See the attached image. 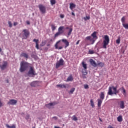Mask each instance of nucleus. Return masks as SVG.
I'll return each mask as SVG.
<instances>
[{"label":"nucleus","mask_w":128,"mask_h":128,"mask_svg":"<svg viewBox=\"0 0 128 128\" xmlns=\"http://www.w3.org/2000/svg\"><path fill=\"white\" fill-rule=\"evenodd\" d=\"M50 3H51L52 5L55 4L56 3V0H50Z\"/></svg>","instance_id":"nucleus-33"},{"label":"nucleus","mask_w":128,"mask_h":128,"mask_svg":"<svg viewBox=\"0 0 128 128\" xmlns=\"http://www.w3.org/2000/svg\"><path fill=\"white\" fill-rule=\"evenodd\" d=\"M38 8L42 14H44L46 13V8L44 5L39 4Z\"/></svg>","instance_id":"nucleus-7"},{"label":"nucleus","mask_w":128,"mask_h":128,"mask_svg":"<svg viewBox=\"0 0 128 128\" xmlns=\"http://www.w3.org/2000/svg\"><path fill=\"white\" fill-rule=\"evenodd\" d=\"M20 56V57H24L26 59L28 58V54L26 52H22Z\"/></svg>","instance_id":"nucleus-16"},{"label":"nucleus","mask_w":128,"mask_h":128,"mask_svg":"<svg viewBox=\"0 0 128 128\" xmlns=\"http://www.w3.org/2000/svg\"><path fill=\"white\" fill-rule=\"evenodd\" d=\"M86 19H87V20L90 19V16H86Z\"/></svg>","instance_id":"nucleus-53"},{"label":"nucleus","mask_w":128,"mask_h":128,"mask_svg":"<svg viewBox=\"0 0 128 128\" xmlns=\"http://www.w3.org/2000/svg\"><path fill=\"white\" fill-rule=\"evenodd\" d=\"M17 100H15L14 99H10L8 102L7 104H8V106H15L16 104H17Z\"/></svg>","instance_id":"nucleus-8"},{"label":"nucleus","mask_w":128,"mask_h":128,"mask_svg":"<svg viewBox=\"0 0 128 128\" xmlns=\"http://www.w3.org/2000/svg\"><path fill=\"white\" fill-rule=\"evenodd\" d=\"M50 46V44H47V46Z\"/></svg>","instance_id":"nucleus-57"},{"label":"nucleus","mask_w":128,"mask_h":128,"mask_svg":"<svg viewBox=\"0 0 128 128\" xmlns=\"http://www.w3.org/2000/svg\"><path fill=\"white\" fill-rule=\"evenodd\" d=\"M125 20H126L125 16H123L121 20V21L122 22V24H124L125 22Z\"/></svg>","instance_id":"nucleus-35"},{"label":"nucleus","mask_w":128,"mask_h":128,"mask_svg":"<svg viewBox=\"0 0 128 128\" xmlns=\"http://www.w3.org/2000/svg\"><path fill=\"white\" fill-rule=\"evenodd\" d=\"M108 128H114L112 126H111L110 125H109L108 126Z\"/></svg>","instance_id":"nucleus-51"},{"label":"nucleus","mask_w":128,"mask_h":128,"mask_svg":"<svg viewBox=\"0 0 128 128\" xmlns=\"http://www.w3.org/2000/svg\"><path fill=\"white\" fill-rule=\"evenodd\" d=\"M117 120L119 122H122L123 118L122 116L120 115L119 116H118Z\"/></svg>","instance_id":"nucleus-24"},{"label":"nucleus","mask_w":128,"mask_h":128,"mask_svg":"<svg viewBox=\"0 0 128 128\" xmlns=\"http://www.w3.org/2000/svg\"><path fill=\"white\" fill-rule=\"evenodd\" d=\"M72 120H75V121L78 120V118L75 115L72 116Z\"/></svg>","instance_id":"nucleus-34"},{"label":"nucleus","mask_w":128,"mask_h":128,"mask_svg":"<svg viewBox=\"0 0 128 128\" xmlns=\"http://www.w3.org/2000/svg\"><path fill=\"white\" fill-rule=\"evenodd\" d=\"M66 30H69L68 35V36H70L72 34L73 29L72 28H70L69 27H66Z\"/></svg>","instance_id":"nucleus-18"},{"label":"nucleus","mask_w":128,"mask_h":128,"mask_svg":"<svg viewBox=\"0 0 128 128\" xmlns=\"http://www.w3.org/2000/svg\"><path fill=\"white\" fill-rule=\"evenodd\" d=\"M8 66V62L6 61H3L2 64L0 65V68L2 70L6 69Z\"/></svg>","instance_id":"nucleus-10"},{"label":"nucleus","mask_w":128,"mask_h":128,"mask_svg":"<svg viewBox=\"0 0 128 128\" xmlns=\"http://www.w3.org/2000/svg\"><path fill=\"white\" fill-rule=\"evenodd\" d=\"M3 104L0 100V108H2V106H3Z\"/></svg>","instance_id":"nucleus-45"},{"label":"nucleus","mask_w":128,"mask_h":128,"mask_svg":"<svg viewBox=\"0 0 128 128\" xmlns=\"http://www.w3.org/2000/svg\"><path fill=\"white\" fill-rule=\"evenodd\" d=\"M120 108L122 110H124V108L125 106H124V101H120Z\"/></svg>","instance_id":"nucleus-17"},{"label":"nucleus","mask_w":128,"mask_h":128,"mask_svg":"<svg viewBox=\"0 0 128 128\" xmlns=\"http://www.w3.org/2000/svg\"><path fill=\"white\" fill-rule=\"evenodd\" d=\"M82 66L84 68V69L85 70H86L87 69V64H85V62H82Z\"/></svg>","instance_id":"nucleus-26"},{"label":"nucleus","mask_w":128,"mask_h":128,"mask_svg":"<svg viewBox=\"0 0 128 128\" xmlns=\"http://www.w3.org/2000/svg\"><path fill=\"white\" fill-rule=\"evenodd\" d=\"M74 78L72 74H70L67 78L66 82L72 81Z\"/></svg>","instance_id":"nucleus-22"},{"label":"nucleus","mask_w":128,"mask_h":128,"mask_svg":"<svg viewBox=\"0 0 128 128\" xmlns=\"http://www.w3.org/2000/svg\"><path fill=\"white\" fill-rule=\"evenodd\" d=\"M64 29V26H60L58 29V32L61 34L64 33L63 30Z\"/></svg>","instance_id":"nucleus-19"},{"label":"nucleus","mask_w":128,"mask_h":128,"mask_svg":"<svg viewBox=\"0 0 128 128\" xmlns=\"http://www.w3.org/2000/svg\"><path fill=\"white\" fill-rule=\"evenodd\" d=\"M90 106H92V108H94V104L92 99L90 100Z\"/></svg>","instance_id":"nucleus-32"},{"label":"nucleus","mask_w":128,"mask_h":128,"mask_svg":"<svg viewBox=\"0 0 128 128\" xmlns=\"http://www.w3.org/2000/svg\"><path fill=\"white\" fill-rule=\"evenodd\" d=\"M122 26L126 29H128V24H122Z\"/></svg>","instance_id":"nucleus-31"},{"label":"nucleus","mask_w":128,"mask_h":128,"mask_svg":"<svg viewBox=\"0 0 128 128\" xmlns=\"http://www.w3.org/2000/svg\"><path fill=\"white\" fill-rule=\"evenodd\" d=\"M56 104L54 102H52V103H49L48 104H46V106L48 108H51L52 106H55Z\"/></svg>","instance_id":"nucleus-12"},{"label":"nucleus","mask_w":128,"mask_h":128,"mask_svg":"<svg viewBox=\"0 0 128 128\" xmlns=\"http://www.w3.org/2000/svg\"><path fill=\"white\" fill-rule=\"evenodd\" d=\"M84 20H86V19L84 18Z\"/></svg>","instance_id":"nucleus-62"},{"label":"nucleus","mask_w":128,"mask_h":128,"mask_svg":"<svg viewBox=\"0 0 128 128\" xmlns=\"http://www.w3.org/2000/svg\"><path fill=\"white\" fill-rule=\"evenodd\" d=\"M30 86L32 87H36L38 86V82L34 81L30 83Z\"/></svg>","instance_id":"nucleus-13"},{"label":"nucleus","mask_w":128,"mask_h":128,"mask_svg":"<svg viewBox=\"0 0 128 128\" xmlns=\"http://www.w3.org/2000/svg\"><path fill=\"white\" fill-rule=\"evenodd\" d=\"M104 40L103 41V48L106 49L107 48L106 46L110 43V38L108 35H106L104 36Z\"/></svg>","instance_id":"nucleus-4"},{"label":"nucleus","mask_w":128,"mask_h":128,"mask_svg":"<svg viewBox=\"0 0 128 128\" xmlns=\"http://www.w3.org/2000/svg\"><path fill=\"white\" fill-rule=\"evenodd\" d=\"M36 48L38 50L39 49V46H38V44H36Z\"/></svg>","instance_id":"nucleus-46"},{"label":"nucleus","mask_w":128,"mask_h":128,"mask_svg":"<svg viewBox=\"0 0 128 128\" xmlns=\"http://www.w3.org/2000/svg\"><path fill=\"white\" fill-rule=\"evenodd\" d=\"M8 25H9V27H10V28H12V24L11 22L9 21V22H8Z\"/></svg>","instance_id":"nucleus-39"},{"label":"nucleus","mask_w":128,"mask_h":128,"mask_svg":"<svg viewBox=\"0 0 128 128\" xmlns=\"http://www.w3.org/2000/svg\"><path fill=\"white\" fill-rule=\"evenodd\" d=\"M66 85L68 86V84H57L56 85V86L57 87H60L62 88H66Z\"/></svg>","instance_id":"nucleus-21"},{"label":"nucleus","mask_w":128,"mask_h":128,"mask_svg":"<svg viewBox=\"0 0 128 128\" xmlns=\"http://www.w3.org/2000/svg\"><path fill=\"white\" fill-rule=\"evenodd\" d=\"M54 128H60L58 127V126H56L54 127Z\"/></svg>","instance_id":"nucleus-56"},{"label":"nucleus","mask_w":128,"mask_h":128,"mask_svg":"<svg viewBox=\"0 0 128 128\" xmlns=\"http://www.w3.org/2000/svg\"><path fill=\"white\" fill-rule=\"evenodd\" d=\"M52 118H54L56 120H58V118L56 116H54Z\"/></svg>","instance_id":"nucleus-48"},{"label":"nucleus","mask_w":128,"mask_h":128,"mask_svg":"<svg viewBox=\"0 0 128 128\" xmlns=\"http://www.w3.org/2000/svg\"><path fill=\"white\" fill-rule=\"evenodd\" d=\"M26 24H30V22L27 21V22H26Z\"/></svg>","instance_id":"nucleus-54"},{"label":"nucleus","mask_w":128,"mask_h":128,"mask_svg":"<svg viewBox=\"0 0 128 128\" xmlns=\"http://www.w3.org/2000/svg\"><path fill=\"white\" fill-rule=\"evenodd\" d=\"M72 15L73 16H75V14L73 12L72 13Z\"/></svg>","instance_id":"nucleus-52"},{"label":"nucleus","mask_w":128,"mask_h":128,"mask_svg":"<svg viewBox=\"0 0 128 128\" xmlns=\"http://www.w3.org/2000/svg\"><path fill=\"white\" fill-rule=\"evenodd\" d=\"M60 34H61L58 32H56L55 35H54V38L57 37L58 36H60Z\"/></svg>","instance_id":"nucleus-38"},{"label":"nucleus","mask_w":128,"mask_h":128,"mask_svg":"<svg viewBox=\"0 0 128 128\" xmlns=\"http://www.w3.org/2000/svg\"><path fill=\"white\" fill-rule=\"evenodd\" d=\"M64 64V60L62 58H60L59 62H57L56 65V68H58L60 66Z\"/></svg>","instance_id":"nucleus-9"},{"label":"nucleus","mask_w":128,"mask_h":128,"mask_svg":"<svg viewBox=\"0 0 128 128\" xmlns=\"http://www.w3.org/2000/svg\"><path fill=\"white\" fill-rule=\"evenodd\" d=\"M100 122H102V120L100 119Z\"/></svg>","instance_id":"nucleus-58"},{"label":"nucleus","mask_w":128,"mask_h":128,"mask_svg":"<svg viewBox=\"0 0 128 128\" xmlns=\"http://www.w3.org/2000/svg\"><path fill=\"white\" fill-rule=\"evenodd\" d=\"M88 52H89V54H94V51L92 50H90Z\"/></svg>","instance_id":"nucleus-40"},{"label":"nucleus","mask_w":128,"mask_h":128,"mask_svg":"<svg viewBox=\"0 0 128 128\" xmlns=\"http://www.w3.org/2000/svg\"><path fill=\"white\" fill-rule=\"evenodd\" d=\"M90 62L91 65H92L93 66L96 67L97 66V64H96V62L94 60L92 59H90Z\"/></svg>","instance_id":"nucleus-14"},{"label":"nucleus","mask_w":128,"mask_h":128,"mask_svg":"<svg viewBox=\"0 0 128 128\" xmlns=\"http://www.w3.org/2000/svg\"><path fill=\"white\" fill-rule=\"evenodd\" d=\"M30 118V115L28 114L26 116V119L27 120H28Z\"/></svg>","instance_id":"nucleus-44"},{"label":"nucleus","mask_w":128,"mask_h":128,"mask_svg":"<svg viewBox=\"0 0 128 128\" xmlns=\"http://www.w3.org/2000/svg\"><path fill=\"white\" fill-rule=\"evenodd\" d=\"M51 26L52 31H54L56 29V27L54 25L52 24Z\"/></svg>","instance_id":"nucleus-37"},{"label":"nucleus","mask_w":128,"mask_h":128,"mask_svg":"<svg viewBox=\"0 0 128 128\" xmlns=\"http://www.w3.org/2000/svg\"><path fill=\"white\" fill-rule=\"evenodd\" d=\"M97 33L98 32H94L92 34L91 36L86 37V40H90L91 42V44H93L95 42L94 39L98 38V36H96Z\"/></svg>","instance_id":"nucleus-2"},{"label":"nucleus","mask_w":128,"mask_h":128,"mask_svg":"<svg viewBox=\"0 0 128 128\" xmlns=\"http://www.w3.org/2000/svg\"><path fill=\"white\" fill-rule=\"evenodd\" d=\"M120 92V90L117 89L116 86H110L108 88V94L109 96H112V94H115L117 96L118 94Z\"/></svg>","instance_id":"nucleus-1"},{"label":"nucleus","mask_w":128,"mask_h":128,"mask_svg":"<svg viewBox=\"0 0 128 128\" xmlns=\"http://www.w3.org/2000/svg\"><path fill=\"white\" fill-rule=\"evenodd\" d=\"M30 64L27 62L22 61L20 64V72H22L26 71L28 68Z\"/></svg>","instance_id":"nucleus-3"},{"label":"nucleus","mask_w":128,"mask_h":128,"mask_svg":"<svg viewBox=\"0 0 128 128\" xmlns=\"http://www.w3.org/2000/svg\"><path fill=\"white\" fill-rule=\"evenodd\" d=\"M60 40H59L58 42H56V44L54 46L56 49H58V50H62V46H60L58 47V44L60 42Z\"/></svg>","instance_id":"nucleus-15"},{"label":"nucleus","mask_w":128,"mask_h":128,"mask_svg":"<svg viewBox=\"0 0 128 128\" xmlns=\"http://www.w3.org/2000/svg\"><path fill=\"white\" fill-rule=\"evenodd\" d=\"M76 88H72L68 92L70 94H72L74 93V91L75 90Z\"/></svg>","instance_id":"nucleus-27"},{"label":"nucleus","mask_w":128,"mask_h":128,"mask_svg":"<svg viewBox=\"0 0 128 128\" xmlns=\"http://www.w3.org/2000/svg\"><path fill=\"white\" fill-rule=\"evenodd\" d=\"M2 52V49L0 48V52Z\"/></svg>","instance_id":"nucleus-59"},{"label":"nucleus","mask_w":128,"mask_h":128,"mask_svg":"<svg viewBox=\"0 0 128 128\" xmlns=\"http://www.w3.org/2000/svg\"><path fill=\"white\" fill-rule=\"evenodd\" d=\"M120 37H119V38H118V39L116 40V44H120Z\"/></svg>","instance_id":"nucleus-36"},{"label":"nucleus","mask_w":128,"mask_h":128,"mask_svg":"<svg viewBox=\"0 0 128 128\" xmlns=\"http://www.w3.org/2000/svg\"><path fill=\"white\" fill-rule=\"evenodd\" d=\"M36 74L34 70V68L32 66H30V70L28 72V75L30 77H32L33 76H35Z\"/></svg>","instance_id":"nucleus-6"},{"label":"nucleus","mask_w":128,"mask_h":128,"mask_svg":"<svg viewBox=\"0 0 128 128\" xmlns=\"http://www.w3.org/2000/svg\"><path fill=\"white\" fill-rule=\"evenodd\" d=\"M52 40L51 39V40H50V42H52Z\"/></svg>","instance_id":"nucleus-60"},{"label":"nucleus","mask_w":128,"mask_h":128,"mask_svg":"<svg viewBox=\"0 0 128 128\" xmlns=\"http://www.w3.org/2000/svg\"><path fill=\"white\" fill-rule=\"evenodd\" d=\"M32 128H35V127H34V126H33Z\"/></svg>","instance_id":"nucleus-61"},{"label":"nucleus","mask_w":128,"mask_h":128,"mask_svg":"<svg viewBox=\"0 0 128 128\" xmlns=\"http://www.w3.org/2000/svg\"><path fill=\"white\" fill-rule=\"evenodd\" d=\"M102 100H102L101 99H98V108H100L101 106V104L102 102Z\"/></svg>","instance_id":"nucleus-23"},{"label":"nucleus","mask_w":128,"mask_h":128,"mask_svg":"<svg viewBox=\"0 0 128 128\" xmlns=\"http://www.w3.org/2000/svg\"><path fill=\"white\" fill-rule=\"evenodd\" d=\"M60 17L61 18H64V15L63 14H60Z\"/></svg>","instance_id":"nucleus-42"},{"label":"nucleus","mask_w":128,"mask_h":128,"mask_svg":"<svg viewBox=\"0 0 128 128\" xmlns=\"http://www.w3.org/2000/svg\"><path fill=\"white\" fill-rule=\"evenodd\" d=\"M80 40H78L77 42L76 43V45L78 44L79 43H80Z\"/></svg>","instance_id":"nucleus-50"},{"label":"nucleus","mask_w":128,"mask_h":128,"mask_svg":"<svg viewBox=\"0 0 128 128\" xmlns=\"http://www.w3.org/2000/svg\"><path fill=\"white\" fill-rule=\"evenodd\" d=\"M62 41L66 44L64 46L65 48L70 46L69 42L66 39H62Z\"/></svg>","instance_id":"nucleus-11"},{"label":"nucleus","mask_w":128,"mask_h":128,"mask_svg":"<svg viewBox=\"0 0 128 128\" xmlns=\"http://www.w3.org/2000/svg\"><path fill=\"white\" fill-rule=\"evenodd\" d=\"M104 64L103 62H98V63L97 64V66H101V67L104 66Z\"/></svg>","instance_id":"nucleus-29"},{"label":"nucleus","mask_w":128,"mask_h":128,"mask_svg":"<svg viewBox=\"0 0 128 128\" xmlns=\"http://www.w3.org/2000/svg\"><path fill=\"white\" fill-rule=\"evenodd\" d=\"M33 42H35L36 44H38V40H36V39H34L33 40Z\"/></svg>","instance_id":"nucleus-41"},{"label":"nucleus","mask_w":128,"mask_h":128,"mask_svg":"<svg viewBox=\"0 0 128 128\" xmlns=\"http://www.w3.org/2000/svg\"><path fill=\"white\" fill-rule=\"evenodd\" d=\"M18 22H14V26H16V25H18Z\"/></svg>","instance_id":"nucleus-47"},{"label":"nucleus","mask_w":128,"mask_h":128,"mask_svg":"<svg viewBox=\"0 0 128 128\" xmlns=\"http://www.w3.org/2000/svg\"><path fill=\"white\" fill-rule=\"evenodd\" d=\"M6 126L7 128H16V126L14 124H12V126H10L8 124H6Z\"/></svg>","instance_id":"nucleus-28"},{"label":"nucleus","mask_w":128,"mask_h":128,"mask_svg":"<svg viewBox=\"0 0 128 128\" xmlns=\"http://www.w3.org/2000/svg\"><path fill=\"white\" fill-rule=\"evenodd\" d=\"M6 82H7V83H8V82H8V80H6Z\"/></svg>","instance_id":"nucleus-55"},{"label":"nucleus","mask_w":128,"mask_h":128,"mask_svg":"<svg viewBox=\"0 0 128 128\" xmlns=\"http://www.w3.org/2000/svg\"><path fill=\"white\" fill-rule=\"evenodd\" d=\"M30 34V32L28 30L24 29L22 30V37L23 39L26 40Z\"/></svg>","instance_id":"nucleus-5"},{"label":"nucleus","mask_w":128,"mask_h":128,"mask_svg":"<svg viewBox=\"0 0 128 128\" xmlns=\"http://www.w3.org/2000/svg\"><path fill=\"white\" fill-rule=\"evenodd\" d=\"M100 100H103L104 98V92H102L100 96Z\"/></svg>","instance_id":"nucleus-25"},{"label":"nucleus","mask_w":128,"mask_h":128,"mask_svg":"<svg viewBox=\"0 0 128 128\" xmlns=\"http://www.w3.org/2000/svg\"><path fill=\"white\" fill-rule=\"evenodd\" d=\"M122 93L123 94L124 96H126V90L124 88V87H122Z\"/></svg>","instance_id":"nucleus-30"},{"label":"nucleus","mask_w":128,"mask_h":128,"mask_svg":"<svg viewBox=\"0 0 128 128\" xmlns=\"http://www.w3.org/2000/svg\"><path fill=\"white\" fill-rule=\"evenodd\" d=\"M83 72V74H84V75H86V74H88V72Z\"/></svg>","instance_id":"nucleus-49"},{"label":"nucleus","mask_w":128,"mask_h":128,"mask_svg":"<svg viewBox=\"0 0 128 128\" xmlns=\"http://www.w3.org/2000/svg\"><path fill=\"white\" fill-rule=\"evenodd\" d=\"M76 5L73 3H70V8L71 10H72L74 8H76Z\"/></svg>","instance_id":"nucleus-20"},{"label":"nucleus","mask_w":128,"mask_h":128,"mask_svg":"<svg viewBox=\"0 0 128 128\" xmlns=\"http://www.w3.org/2000/svg\"><path fill=\"white\" fill-rule=\"evenodd\" d=\"M84 87L86 89H88L89 88L88 86V84L84 85Z\"/></svg>","instance_id":"nucleus-43"}]
</instances>
